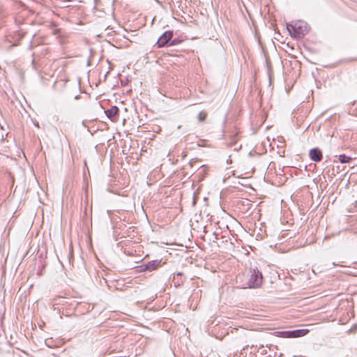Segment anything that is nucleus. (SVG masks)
<instances>
[{"mask_svg": "<svg viewBox=\"0 0 357 357\" xmlns=\"http://www.w3.org/2000/svg\"><path fill=\"white\" fill-rule=\"evenodd\" d=\"M173 37L172 31H167L164 32L161 36L158 39L155 43V45L158 47H163L166 45H169L170 40Z\"/></svg>", "mask_w": 357, "mask_h": 357, "instance_id": "7ed1b4c3", "label": "nucleus"}, {"mask_svg": "<svg viewBox=\"0 0 357 357\" xmlns=\"http://www.w3.org/2000/svg\"><path fill=\"white\" fill-rule=\"evenodd\" d=\"M80 96L79 95H77L75 97V100H78Z\"/></svg>", "mask_w": 357, "mask_h": 357, "instance_id": "f8f14e48", "label": "nucleus"}, {"mask_svg": "<svg viewBox=\"0 0 357 357\" xmlns=\"http://www.w3.org/2000/svg\"><path fill=\"white\" fill-rule=\"evenodd\" d=\"M278 336L284 338H291L290 331H278Z\"/></svg>", "mask_w": 357, "mask_h": 357, "instance_id": "6e6552de", "label": "nucleus"}, {"mask_svg": "<svg viewBox=\"0 0 357 357\" xmlns=\"http://www.w3.org/2000/svg\"><path fill=\"white\" fill-rule=\"evenodd\" d=\"M310 158L314 162H320L322 160V152L319 148H313L309 153Z\"/></svg>", "mask_w": 357, "mask_h": 357, "instance_id": "39448f33", "label": "nucleus"}, {"mask_svg": "<svg viewBox=\"0 0 357 357\" xmlns=\"http://www.w3.org/2000/svg\"><path fill=\"white\" fill-rule=\"evenodd\" d=\"M287 29L289 34L296 38H303L309 31L307 25L304 22L301 21L287 24Z\"/></svg>", "mask_w": 357, "mask_h": 357, "instance_id": "f257e3e1", "label": "nucleus"}, {"mask_svg": "<svg viewBox=\"0 0 357 357\" xmlns=\"http://www.w3.org/2000/svg\"><path fill=\"white\" fill-rule=\"evenodd\" d=\"M207 113L204 111H201L198 114V120L199 122H203L207 117Z\"/></svg>", "mask_w": 357, "mask_h": 357, "instance_id": "9d476101", "label": "nucleus"}, {"mask_svg": "<svg viewBox=\"0 0 357 357\" xmlns=\"http://www.w3.org/2000/svg\"><path fill=\"white\" fill-rule=\"evenodd\" d=\"M263 282V276L261 271L257 268H250L248 275V280L244 288H257Z\"/></svg>", "mask_w": 357, "mask_h": 357, "instance_id": "f03ea898", "label": "nucleus"}, {"mask_svg": "<svg viewBox=\"0 0 357 357\" xmlns=\"http://www.w3.org/2000/svg\"><path fill=\"white\" fill-rule=\"evenodd\" d=\"M162 260H153L151 261H149L148 263L145 264H142L138 268H139V271H153L154 270H156L158 268L162 266Z\"/></svg>", "mask_w": 357, "mask_h": 357, "instance_id": "20e7f679", "label": "nucleus"}, {"mask_svg": "<svg viewBox=\"0 0 357 357\" xmlns=\"http://www.w3.org/2000/svg\"><path fill=\"white\" fill-rule=\"evenodd\" d=\"M178 43H180V40L178 39H174L172 40H170V43L169 44V46H174L177 45Z\"/></svg>", "mask_w": 357, "mask_h": 357, "instance_id": "9b49d317", "label": "nucleus"}, {"mask_svg": "<svg viewBox=\"0 0 357 357\" xmlns=\"http://www.w3.org/2000/svg\"><path fill=\"white\" fill-rule=\"evenodd\" d=\"M308 333L307 329H297L294 331H290L291 338L294 337H299L305 335Z\"/></svg>", "mask_w": 357, "mask_h": 357, "instance_id": "423d86ee", "label": "nucleus"}, {"mask_svg": "<svg viewBox=\"0 0 357 357\" xmlns=\"http://www.w3.org/2000/svg\"><path fill=\"white\" fill-rule=\"evenodd\" d=\"M105 112L109 119H113L118 114L119 108L116 106H112Z\"/></svg>", "mask_w": 357, "mask_h": 357, "instance_id": "0eeeda50", "label": "nucleus"}, {"mask_svg": "<svg viewBox=\"0 0 357 357\" xmlns=\"http://www.w3.org/2000/svg\"><path fill=\"white\" fill-rule=\"evenodd\" d=\"M352 158L351 157L347 156L344 154H342L339 156V161L341 163H348L349 162Z\"/></svg>", "mask_w": 357, "mask_h": 357, "instance_id": "1a4fd4ad", "label": "nucleus"}]
</instances>
